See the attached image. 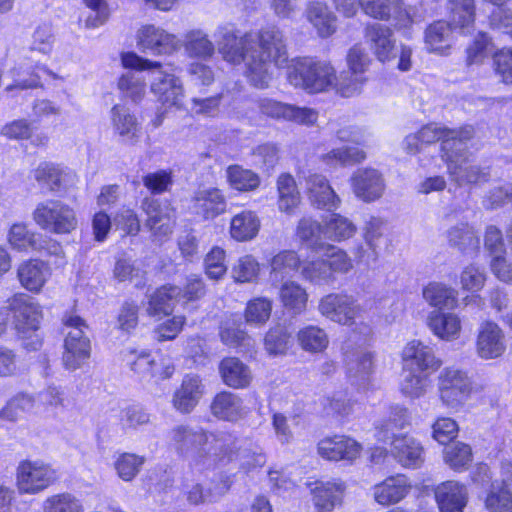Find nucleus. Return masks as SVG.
Wrapping results in <instances>:
<instances>
[{"instance_id": "f257e3e1", "label": "nucleus", "mask_w": 512, "mask_h": 512, "mask_svg": "<svg viewBox=\"0 0 512 512\" xmlns=\"http://www.w3.org/2000/svg\"><path fill=\"white\" fill-rule=\"evenodd\" d=\"M148 76L151 82V91L158 97L161 107L158 108L153 119L154 127H159L169 108L182 107L184 89L181 80L174 74L162 69L159 62H152L130 52V99L137 101L145 93V80Z\"/></svg>"}, {"instance_id": "f03ea898", "label": "nucleus", "mask_w": 512, "mask_h": 512, "mask_svg": "<svg viewBox=\"0 0 512 512\" xmlns=\"http://www.w3.org/2000/svg\"><path fill=\"white\" fill-rule=\"evenodd\" d=\"M253 45L247 58L246 76L253 86L264 88L271 79V63L281 66L287 61L283 32L276 26L263 28L253 33Z\"/></svg>"}, {"instance_id": "7ed1b4c3", "label": "nucleus", "mask_w": 512, "mask_h": 512, "mask_svg": "<svg viewBox=\"0 0 512 512\" xmlns=\"http://www.w3.org/2000/svg\"><path fill=\"white\" fill-rule=\"evenodd\" d=\"M171 442L179 454L207 467L217 463L221 457L219 451L226 445L225 436L217 437L201 428L186 425L177 426L171 431Z\"/></svg>"}, {"instance_id": "20e7f679", "label": "nucleus", "mask_w": 512, "mask_h": 512, "mask_svg": "<svg viewBox=\"0 0 512 512\" xmlns=\"http://www.w3.org/2000/svg\"><path fill=\"white\" fill-rule=\"evenodd\" d=\"M8 303L16 334L23 341L24 348L28 351L39 350L43 344V338L39 334L43 319L42 307L23 292L14 293Z\"/></svg>"}, {"instance_id": "39448f33", "label": "nucleus", "mask_w": 512, "mask_h": 512, "mask_svg": "<svg viewBox=\"0 0 512 512\" xmlns=\"http://www.w3.org/2000/svg\"><path fill=\"white\" fill-rule=\"evenodd\" d=\"M287 80L295 88L317 94L332 89L336 81V71L327 62L298 58L288 66Z\"/></svg>"}, {"instance_id": "423d86ee", "label": "nucleus", "mask_w": 512, "mask_h": 512, "mask_svg": "<svg viewBox=\"0 0 512 512\" xmlns=\"http://www.w3.org/2000/svg\"><path fill=\"white\" fill-rule=\"evenodd\" d=\"M32 217L42 230L55 235H69L79 224L74 207L58 199L39 202Z\"/></svg>"}, {"instance_id": "0eeeda50", "label": "nucleus", "mask_w": 512, "mask_h": 512, "mask_svg": "<svg viewBox=\"0 0 512 512\" xmlns=\"http://www.w3.org/2000/svg\"><path fill=\"white\" fill-rule=\"evenodd\" d=\"M62 325L70 329L64 338L63 365L68 370H77L91 356V342L84 334L88 329L86 321L76 314H65Z\"/></svg>"}, {"instance_id": "6e6552de", "label": "nucleus", "mask_w": 512, "mask_h": 512, "mask_svg": "<svg viewBox=\"0 0 512 512\" xmlns=\"http://www.w3.org/2000/svg\"><path fill=\"white\" fill-rule=\"evenodd\" d=\"M15 478L20 494L36 495L53 485L58 475L50 464L42 460L24 459L18 463Z\"/></svg>"}, {"instance_id": "1a4fd4ad", "label": "nucleus", "mask_w": 512, "mask_h": 512, "mask_svg": "<svg viewBox=\"0 0 512 512\" xmlns=\"http://www.w3.org/2000/svg\"><path fill=\"white\" fill-rule=\"evenodd\" d=\"M218 51L223 59L232 64L244 62L247 66L248 54L254 49L253 33L238 36L232 25H223L217 28Z\"/></svg>"}, {"instance_id": "9d476101", "label": "nucleus", "mask_w": 512, "mask_h": 512, "mask_svg": "<svg viewBox=\"0 0 512 512\" xmlns=\"http://www.w3.org/2000/svg\"><path fill=\"white\" fill-rule=\"evenodd\" d=\"M319 312L329 320L351 326L363 311L357 300L347 294L332 293L324 296L318 306Z\"/></svg>"}, {"instance_id": "9b49d317", "label": "nucleus", "mask_w": 512, "mask_h": 512, "mask_svg": "<svg viewBox=\"0 0 512 512\" xmlns=\"http://www.w3.org/2000/svg\"><path fill=\"white\" fill-rule=\"evenodd\" d=\"M442 402L451 408L463 404L471 392V381L466 372L456 368H445L439 377Z\"/></svg>"}, {"instance_id": "f8f14e48", "label": "nucleus", "mask_w": 512, "mask_h": 512, "mask_svg": "<svg viewBox=\"0 0 512 512\" xmlns=\"http://www.w3.org/2000/svg\"><path fill=\"white\" fill-rule=\"evenodd\" d=\"M225 440L226 445L222 451H219L221 457L217 459V462L235 460L246 471L262 467L266 463V455L259 446L252 442L232 439L230 436H225Z\"/></svg>"}, {"instance_id": "ddd939ff", "label": "nucleus", "mask_w": 512, "mask_h": 512, "mask_svg": "<svg viewBox=\"0 0 512 512\" xmlns=\"http://www.w3.org/2000/svg\"><path fill=\"white\" fill-rule=\"evenodd\" d=\"M138 48L154 55H170L179 48L180 41L176 35L153 24L143 25L136 33Z\"/></svg>"}, {"instance_id": "4468645a", "label": "nucleus", "mask_w": 512, "mask_h": 512, "mask_svg": "<svg viewBox=\"0 0 512 512\" xmlns=\"http://www.w3.org/2000/svg\"><path fill=\"white\" fill-rule=\"evenodd\" d=\"M20 286L32 294L42 292L51 276L48 262L39 258H29L20 262L16 269Z\"/></svg>"}, {"instance_id": "2eb2a0df", "label": "nucleus", "mask_w": 512, "mask_h": 512, "mask_svg": "<svg viewBox=\"0 0 512 512\" xmlns=\"http://www.w3.org/2000/svg\"><path fill=\"white\" fill-rule=\"evenodd\" d=\"M403 367L419 373L430 374L441 366V361L435 356L432 347L421 341L409 342L402 352Z\"/></svg>"}, {"instance_id": "dca6fc26", "label": "nucleus", "mask_w": 512, "mask_h": 512, "mask_svg": "<svg viewBox=\"0 0 512 512\" xmlns=\"http://www.w3.org/2000/svg\"><path fill=\"white\" fill-rule=\"evenodd\" d=\"M351 186L356 197L364 202L379 199L385 190L382 174L373 168L357 169L351 176Z\"/></svg>"}, {"instance_id": "f3484780", "label": "nucleus", "mask_w": 512, "mask_h": 512, "mask_svg": "<svg viewBox=\"0 0 512 512\" xmlns=\"http://www.w3.org/2000/svg\"><path fill=\"white\" fill-rule=\"evenodd\" d=\"M142 208L147 215L146 225L150 230L159 235H168L172 232L175 210L170 203L146 197L142 201Z\"/></svg>"}, {"instance_id": "a211bd4d", "label": "nucleus", "mask_w": 512, "mask_h": 512, "mask_svg": "<svg viewBox=\"0 0 512 512\" xmlns=\"http://www.w3.org/2000/svg\"><path fill=\"white\" fill-rule=\"evenodd\" d=\"M474 134L471 126H465L460 129H448L441 143L442 160L449 169V164H459L467 160V141Z\"/></svg>"}, {"instance_id": "6ab92c4d", "label": "nucleus", "mask_w": 512, "mask_h": 512, "mask_svg": "<svg viewBox=\"0 0 512 512\" xmlns=\"http://www.w3.org/2000/svg\"><path fill=\"white\" fill-rule=\"evenodd\" d=\"M317 451L322 458L330 461H352L359 456L361 445L350 437L335 435L320 440Z\"/></svg>"}, {"instance_id": "aec40b11", "label": "nucleus", "mask_w": 512, "mask_h": 512, "mask_svg": "<svg viewBox=\"0 0 512 512\" xmlns=\"http://www.w3.org/2000/svg\"><path fill=\"white\" fill-rule=\"evenodd\" d=\"M34 126L26 118H18L5 123L0 129V135L9 141H29L34 148H46L49 144L47 133H34Z\"/></svg>"}, {"instance_id": "412c9836", "label": "nucleus", "mask_w": 512, "mask_h": 512, "mask_svg": "<svg viewBox=\"0 0 512 512\" xmlns=\"http://www.w3.org/2000/svg\"><path fill=\"white\" fill-rule=\"evenodd\" d=\"M410 489L411 484L403 474L389 476L371 488L373 499L382 506H389L400 502L407 496Z\"/></svg>"}, {"instance_id": "4be33fe9", "label": "nucleus", "mask_w": 512, "mask_h": 512, "mask_svg": "<svg viewBox=\"0 0 512 512\" xmlns=\"http://www.w3.org/2000/svg\"><path fill=\"white\" fill-rule=\"evenodd\" d=\"M506 349L505 336L502 329L494 322L481 324L477 336V353L483 359L500 357Z\"/></svg>"}, {"instance_id": "5701e85b", "label": "nucleus", "mask_w": 512, "mask_h": 512, "mask_svg": "<svg viewBox=\"0 0 512 512\" xmlns=\"http://www.w3.org/2000/svg\"><path fill=\"white\" fill-rule=\"evenodd\" d=\"M32 174L38 185L50 193L65 191L66 183L71 178V174L64 167L50 161L40 162Z\"/></svg>"}, {"instance_id": "b1692460", "label": "nucleus", "mask_w": 512, "mask_h": 512, "mask_svg": "<svg viewBox=\"0 0 512 512\" xmlns=\"http://www.w3.org/2000/svg\"><path fill=\"white\" fill-rule=\"evenodd\" d=\"M205 393V385L199 376L188 374L184 376L180 387L173 396V405L181 413L191 412Z\"/></svg>"}, {"instance_id": "393cba45", "label": "nucleus", "mask_w": 512, "mask_h": 512, "mask_svg": "<svg viewBox=\"0 0 512 512\" xmlns=\"http://www.w3.org/2000/svg\"><path fill=\"white\" fill-rule=\"evenodd\" d=\"M365 35L371 43V48L374 51L377 59L381 62L390 61L398 54L393 32L390 28L374 23L367 26Z\"/></svg>"}, {"instance_id": "a878e982", "label": "nucleus", "mask_w": 512, "mask_h": 512, "mask_svg": "<svg viewBox=\"0 0 512 512\" xmlns=\"http://www.w3.org/2000/svg\"><path fill=\"white\" fill-rule=\"evenodd\" d=\"M435 497L440 512H463L468 502L466 487L456 481H446L437 486Z\"/></svg>"}, {"instance_id": "bb28decb", "label": "nucleus", "mask_w": 512, "mask_h": 512, "mask_svg": "<svg viewBox=\"0 0 512 512\" xmlns=\"http://www.w3.org/2000/svg\"><path fill=\"white\" fill-rule=\"evenodd\" d=\"M192 210L204 219H214L226 210V199L218 188L198 190L192 199Z\"/></svg>"}, {"instance_id": "cd10ccee", "label": "nucleus", "mask_w": 512, "mask_h": 512, "mask_svg": "<svg viewBox=\"0 0 512 512\" xmlns=\"http://www.w3.org/2000/svg\"><path fill=\"white\" fill-rule=\"evenodd\" d=\"M345 483L339 479L317 481L312 489L313 502L318 512H331L341 503Z\"/></svg>"}, {"instance_id": "c85d7f7f", "label": "nucleus", "mask_w": 512, "mask_h": 512, "mask_svg": "<svg viewBox=\"0 0 512 512\" xmlns=\"http://www.w3.org/2000/svg\"><path fill=\"white\" fill-rule=\"evenodd\" d=\"M309 198L313 205L327 211L336 210L341 202L325 176L312 174L307 178Z\"/></svg>"}, {"instance_id": "c756f323", "label": "nucleus", "mask_w": 512, "mask_h": 512, "mask_svg": "<svg viewBox=\"0 0 512 512\" xmlns=\"http://www.w3.org/2000/svg\"><path fill=\"white\" fill-rule=\"evenodd\" d=\"M389 442L392 455L403 467L415 469L423 463V448L413 437L401 435Z\"/></svg>"}, {"instance_id": "7c9ffc66", "label": "nucleus", "mask_w": 512, "mask_h": 512, "mask_svg": "<svg viewBox=\"0 0 512 512\" xmlns=\"http://www.w3.org/2000/svg\"><path fill=\"white\" fill-rule=\"evenodd\" d=\"M210 409L216 418L230 422L243 418L247 413L243 400L237 394L227 391L215 395Z\"/></svg>"}, {"instance_id": "2f4dec72", "label": "nucleus", "mask_w": 512, "mask_h": 512, "mask_svg": "<svg viewBox=\"0 0 512 512\" xmlns=\"http://www.w3.org/2000/svg\"><path fill=\"white\" fill-rule=\"evenodd\" d=\"M427 324L433 334L442 340L452 341L460 335L461 320L454 313L434 310L429 313Z\"/></svg>"}, {"instance_id": "473e14b6", "label": "nucleus", "mask_w": 512, "mask_h": 512, "mask_svg": "<svg viewBox=\"0 0 512 512\" xmlns=\"http://www.w3.org/2000/svg\"><path fill=\"white\" fill-rule=\"evenodd\" d=\"M449 22L461 34L470 33L475 22V0H448Z\"/></svg>"}, {"instance_id": "72a5a7b5", "label": "nucleus", "mask_w": 512, "mask_h": 512, "mask_svg": "<svg viewBox=\"0 0 512 512\" xmlns=\"http://www.w3.org/2000/svg\"><path fill=\"white\" fill-rule=\"evenodd\" d=\"M306 17L317 30L319 36L323 38L329 37L336 31V16L323 2H309L306 8Z\"/></svg>"}, {"instance_id": "f704fd0d", "label": "nucleus", "mask_w": 512, "mask_h": 512, "mask_svg": "<svg viewBox=\"0 0 512 512\" xmlns=\"http://www.w3.org/2000/svg\"><path fill=\"white\" fill-rule=\"evenodd\" d=\"M423 298L439 311L452 310L457 307L458 291L442 282H430L423 289Z\"/></svg>"}, {"instance_id": "c9c22d12", "label": "nucleus", "mask_w": 512, "mask_h": 512, "mask_svg": "<svg viewBox=\"0 0 512 512\" xmlns=\"http://www.w3.org/2000/svg\"><path fill=\"white\" fill-rule=\"evenodd\" d=\"M446 237L449 245L463 254L474 253L480 248V239L468 223H459L450 227Z\"/></svg>"}, {"instance_id": "e433bc0d", "label": "nucleus", "mask_w": 512, "mask_h": 512, "mask_svg": "<svg viewBox=\"0 0 512 512\" xmlns=\"http://www.w3.org/2000/svg\"><path fill=\"white\" fill-rule=\"evenodd\" d=\"M219 370L223 382L232 388L247 387L252 379L250 369L238 358L228 357L221 361Z\"/></svg>"}, {"instance_id": "4c0bfd02", "label": "nucleus", "mask_w": 512, "mask_h": 512, "mask_svg": "<svg viewBox=\"0 0 512 512\" xmlns=\"http://www.w3.org/2000/svg\"><path fill=\"white\" fill-rule=\"evenodd\" d=\"M447 172L451 180L458 186L480 184L487 182L490 178V171L487 167L467 165V160L459 164H449Z\"/></svg>"}, {"instance_id": "58836bf2", "label": "nucleus", "mask_w": 512, "mask_h": 512, "mask_svg": "<svg viewBox=\"0 0 512 512\" xmlns=\"http://www.w3.org/2000/svg\"><path fill=\"white\" fill-rule=\"evenodd\" d=\"M485 506L489 512H506L512 508V474L492 483Z\"/></svg>"}, {"instance_id": "ea45409f", "label": "nucleus", "mask_w": 512, "mask_h": 512, "mask_svg": "<svg viewBox=\"0 0 512 512\" xmlns=\"http://www.w3.org/2000/svg\"><path fill=\"white\" fill-rule=\"evenodd\" d=\"M260 229V219L250 210L236 214L230 223V234L237 241H248L256 237Z\"/></svg>"}, {"instance_id": "a19ab883", "label": "nucleus", "mask_w": 512, "mask_h": 512, "mask_svg": "<svg viewBox=\"0 0 512 512\" xmlns=\"http://www.w3.org/2000/svg\"><path fill=\"white\" fill-rule=\"evenodd\" d=\"M454 27L450 22L436 21L425 31V44L430 52L443 53L451 46Z\"/></svg>"}, {"instance_id": "79ce46f5", "label": "nucleus", "mask_w": 512, "mask_h": 512, "mask_svg": "<svg viewBox=\"0 0 512 512\" xmlns=\"http://www.w3.org/2000/svg\"><path fill=\"white\" fill-rule=\"evenodd\" d=\"M297 235L303 245L315 254L321 253L326 247L324 227L311 218L304 217L299 221Z\"/></svg>"}, {"instance_id": "37998d69", "label": "nucleus", "mask_w": 512, "mask_h": 512, "mask_svg": "<svg viewBox=\"0 0 512 512\" xmlns=\"http://www.w3.org/2000/svg\"><path fill=\"white\" fill-rule=\"evenodd\" d=\"M270 279L273 284L283 282L285 278L292 276V273L299 270L300 259L296 252L284 250L271 259Z\"/></svg>"}, {"instance_id": "c03bdc74", "label": "nucleus", "mask_w": 512, "mask_h": 512, "mask_svg": "<svg viewBox=\"0 0 512 512\" xmlns=\"http://www.w3.org/2000/svg\"><path fill=\"white\" fill-rule=\"evenodd\" d=\"M184 49L188 57L208 60L215 53V46L202 30H191L185 34Z\"/></svg>"}, {"instance_id": "a18cd8bd", "label": "nucleus", "mask_w": 512, "mask_h": 512, "mask_svg": "<svg viewBox=\"0 0 512 512\" xmlns=\"http://www.w3.org/2000/svg\"><path fill=\"white\" fill-rule=\"evenodd\" d=\"M279 297L285 309L292 314H300L306 309L308 294L300 284L286 280L279 290Z\"/></svg>"}, {"instance_id": "49530a36", "label": "nucleus", "mask_w": 512, "mask_h": 512, "mask_svg": "<svg viewBox=\"0 0 512 512\" xmlns=\"http://www.w3.org/2000/svg\"><path fill=\"white\" fill-rule=\"evenodd\" d=\"M408 421L407 409L396 405L390 408L389 417L382 421V423L376 428L377 438L379 441L387 443L397 435V431L403 429Z\"/></svg>"}, {"instance_id": "de8ad7c7", "label": "nucleus", "mask_w": 512, "mask_h": 512, "mask_svg": "<svg viewBox=\"0 0 512 512\" xmlns=\"http://www.w3.org/2000/svg\"><path fill=\"white\" fill-rule=\"evenodd\" d=\"M181 293L182 289L177 286L166 285L159 288L149 301L148 312L153 315L170 314L180 300Z\"/></svg>"}, {"instance_id": "09e8293b", "label": "nucleus", "mask_w": 512, "mask_h": 512, "mask_svg": "<svg viewBox=\"0 0 512 512\" xmlns=\"http://www.w3.org/2000/svg\"><path fill=\"white\" fill-rule=\"evenodd\" d=\"M366 153L354 146L334 148L321 156V161L332 168L338 166H351L365 160Z\"/></svg>"}, {"instance_id": "8fccbe9b", "label": "nucleus", "mask_w": 512, "mask_h": 512, "mask_svg": "<svg viewBox=\"0 0 512 512\" xmlns=\"http://www.w3.org/2000/svg\"><path fill=\"white\" fill-rule=\"evenodd\" d=\"M277 189L280 211L291 213L300 202V194L293 176L287 173L281 174L277 179Z\"/></svg>"}, {"instance_id": "3c124183", "label": "nucleus", "mask_w": 512, "mask_h": 512, "mask_svg": "<svg viewBox=\"0 0 512 512\" xmlns=\"http://www.w3.org/2000/svg\"><path fill=\"white\" fill-rule=\"evenodd\" d=\"M226 177L229 185L238 191H252L260 185L258 174L240 165H230Z\"/></svg>"}, {"instance_id": "603ef678", "label": "nucleus", "mask_w": 512, "mask_h": 512, "mask_svg": "<svg viewBox=\"0 0 512 512\" xmlns=\"http://www.w3.org/2000/svg\"><path fill=\"white\" fill-rule=\"evenodd\" d=\"M299 270L301 277L314 285H323L332 280L329 265L322 258L300 261Z\"/></svg>"}, {"instance_id": "864d4df0", "label": "nucleus", "mask_w": 512, "mask_h": 512, "mask_svg": "<svg viewBox=\"0 0 512 512\" xmlns=\"http://www.w3.org/2000/svg\"><path fill=\"white\" fill-rule=\"evenodd\" d=\"M297 339L305 351L322 352L328 346L329 339L326 332L313 325L306 326L299 330Z\"/></svg>"}, {"instance_id": "5fc2aeb1", "label": "nucleus", "mask_w": 512, "mask_h": 512, "mask_svg": "<svg viewBox=\"0 0 512 512\" xmlns=\"http://www.w3.org/2000/svg\"><path fill=\"white\" fill-rule=\"evenodd\" d=\"M355 232L356 226L353 222L340 214H332L324 226V238L333 241L348 239Z\"/></svg>"}, {"instance_id": "6e6d98bb", "label": "nucleus", "mask_w": 512, "mask_h": 512, "mask_svg": "<svg viewBox=\"0 0 512 512\" xmlns=\"http://www.w3.org/2000/svg\"><path fill=\"white\" fill-rule=\"evenodd\" d=\"M43 78L55 80L59 77L45 65L35 64L29 71L28 78L11 83L6 87V91L43 88Z\"/></svg>"}, {"instance_id": "4d7b16f0", "label": "nucleus", "mask_w": 512, "mask_h": 512, "mask_svg": "<svg viewBox=\"0 0 512 512\" xmlns=\"http://www.w3.org/2000/svg\"><path fill=\"white\" fill-rule=\"evenodd\" d=\"M427 375L403 367V378L400 383L401 392L410 398L421 397L426 391Z\"/></svg>"}, {"instance_id": "13d9d810", "label": "nucleus", "mask_w": 512, "mask_h": 512, "mask_svg": "<svg viewBox=\"0 0 512 512\" xmlns=\"http://www.w3.org/2000/svg\"><path fill=\"white\" fill-rule=\"evenodd\" d=\"M43 508L45 512H84L81 502L68 492L49 496Z\"/></svg>"}, {"instance_id": "bf43d9fd", "label": "nucleus", "mask_w": 512, "mask_h": 512, "mask_svg": "<svg viewBox=\"0 0 512 512\" xmlns=\"http://www.w3.org/2000/svg\"><path fill=\"white\" fill-rule=\"evenodd\" d=\"M290 345V334L287 329L277 325L269 329L264 338V346L269 355H283Z\"/></svg>"}, {"instance_id": "052dcab7", "label": "nucleus", "mask_w": 512, "mask_h": 512, "mask_svg": "<svg viewBox=\"0 0 512 512\" xmlns=\"http://www.w3.org/2000/svg\"><path fill=\"white\" fill-rule=\"evenodd\" d=\"M35 233L30 231L26 224L14 223L8 232L10 245L20 251L34 249L37 244Z\"/></svg>"}, {"instance_id": "680f3d73", "label": "nucleus", "mask_w": 512, "mask_h": 512, "mask_svg": "<svg viewBox=\"0 0 512 512\" xmlns=\"http://www.w3.org/2000/svg\"><path fill=\"white\" fill-rule=\"evenodd\" d=\"M387 226L384 220L378 217H370L364 227V239L369 248L377 255V249L386 242L385 232Z\"/></svg>"}, {"instance_id": "e2e57ef3", "label": "nucleus", "mask_w": 512, "mask_h": 512, "mask_svg": "<svg viewBox=\"0 0 512 512\" xmlns=\"http://www.w3.org/2000/svg\"><path fill=\"white\" fill-rule=\"evenodd\" d=\"M272 311V301L259 297L248 302L245 319L249 324L262 325L268 321Z\"/></svg>"}, {"instance_id": "0e129e2a", "label": "nucleus", "mask_w": 512, "mask_h": 512, "mask_svg": "<svg viewBox=\"0 0 512 512\" xmlns=\"http://www.w3.org/2000/svg\"><path fill=\"white\" fill-rule=\"evenodd\" d=\"M444 459L454 470L465 468L472 461V451L469 445L456 442L444 450Z\"/></svg>"}, {"instance_id": "69168bd1", "label": "nucleus", "mask_w": 512, "mask_h": 512, "mask_svg": "<svg viewBox=\"0 0 512 512\" xmlns=\"http://www.w3.org/2000/svg\"><path fill=\"white\" fill-rule=\"evenodd\" d=\"M259 273V263L251 255L240 257L231 269L235 282L246 283L255 280Z\"/></svg>"}, {"instance_id": "338daca9", "label": "nucleus", "mask_w": 512, "mask_h": 512, "mask_svg": "<svg viewBox=\"0 0 512 512\" xmlns=\"http://www.w3.org/2000/svg\"><path fill=\"white\" fill-rule=\"evenodd\" d=\"M225 257V251L218 246L213 247L207 253L204 258V269L210 279L219 280L226 274Z\"/></svg>"}, {"instance_id": "774afa93", "label": "nucleus", "mask_w": 512, "mask_h": 512, "mask_svg": "<svg viewBox=\"0 0 512 512\" xmlns=\"http://www.w3.org/2000/svg\"><path fill=\"white\" fill-rule=\"evenodd\" d=\"M365 81L366 77L364 75L347 70L341 72L339 77L336 76L332 89H335L343 97H351L360 91Z\"/></svg>"}]
</instances>
